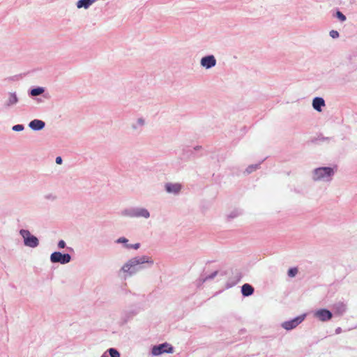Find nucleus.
I'll list each match as a JSON object with an SVG mask.
<instances>
[{
  "label": "nucleus",
  "instance_id": "obj_14",
  "mask_svg": "<svg viewBox=\"0 0 357 357\" xmlns=\"http://www.w3.org/2000/svg\"><path fill=\"white\" fill-rule=\"evenodd\" d=\"M17 102V98L16 95L14 93H10L9 95V98H8L6 105L8 106H10V105L15 104Z\"/></svg>",
  "mask_w": 357,
  "mask_h": 357
},
{
  "label": "nucleus",
  "instance_id": "obj_12",
  "mask_svg": "<svg viewBox=\"0 0 357 357\" xmlns=\"http://www.w3.org/2000/svg\"><path fill=\"white\" fill-rule=\"evenodd\" d=\"M242 294L244 296H249L254 292V288L249 284H244L241 288Z\"/></svg>",
  "mask_w": 357,
  "mask_h": 357
},
{
  "label": "nucleus",
  "instance_id": "obj_18",
  "mask_svg": "<svg viewBox=\"0 0 357 357\" xmlns=\"http://www.w3.org/2000/svg\"><path fill=\"white\" fill-rule=\"evenodd\" d=\"M298 273L297 268H291L288 271V275L291 278L294 277Z\"/></svg>",
  "mask_w": 357,
  "mask_h": 357
},
{
  "label": "nucleus",
  "instance_id": "obj_23",
  "mask_svg": "<svg viewBox=\"0 0 357 357\" xmlns=\"http://www.w3.org/2000/svg\"><path fill=\"white\" fill-rule=\"evenodd\" d=\"M127 248H133L134 249H138L139 248V243H136L135 245H128Z\"/></svg>",
  "mask_w": 357,
  "mask_h": 357
},
{
  "label": "nucleus",
  "instance_id": "obj_7",
  "mask_svg": "<svg viewBox=\"0 0 357 357\" xmlns=\"http://www.w3.org/2000/svg\"><path fill=\"white\" fill-rule=\"evenodd\" d=\"M315 317L321 321H326L332 318V313L328 310H319L315 312Z\"/></svg>",
  "mask_w": 357,
  "mask_h": 357
},
{
  "label": "nucleus",
  "instance_id": "obj_15",
  "mask_svg": "<svg viewBox=\"0 0 357 357\" xmlns=\"http://www.w3.org/2000/svg\"><path fill=\"white\" fill-rule=\"evenodd\" d=\"M137 215L142 216V217L147 218L149 217V213L147 210L142 208V209L139 210L137 212Z\"/></svg>",
  "mask_w": 357,
  "mask_h": 357
},
{
  "label": "nucleus",
  "instance_id": "obj_24",
  "mask_svg": "<svg viewBox=\"0 0 357 357\" xmlns=\"http://www.w3.org/2000/svg\"><path fill=\"white\" fill-rule=\"evenodd\" d=\"M127 241H128V240L126 238H123H123H119L117 240L118 243H126Z\"/></svg>",
  "mask_w": 357,
  "mask_h": 357
},
{
  "label": "nucleus",
  "instance_id": "obj_5",
  "mask_svg": "<svg viewBox=\"0 0 357 357\" xmlns=\"http://www.w3.org/2000/svg\"><path fill=\"white\" fill-rule=\"evenodd\" d=\"M172 352H173V347L167 343L161 344L158 346H154L152 349V354L154 356H158L163 353H172Z\"/></svg>",
  "mask_w": 357,
  "mask_h": 357
},
{
  "label": "nucleus",
  "instance_id": "obj_22",
  "mask_svg": "<svg viewBox=\"0 0 357 357\" xmlns=\"http://www.w3.org/2000/svg\"><path fill=\"white\" fill-rule=\"evenodd\" d=\"M65 246H66V243L64 242V241L61 240V241L59 242V243H58V247H59V248H65Z\"/></svg>",
  "mask_w": 357,
  "mask_h": 357
},
{
  "label": "nucleus",
  "instance_id": "obj_3",
  "mask_svg": "<svg viewBox=\"0 0 357 357\" xmlns=\"http://www.w3.org/2000/svg\"><path fill=\"white\" fill-rule=\"evenodd\" d=\"M20 234L24 238V244L26 246L31 248H35L38 246V238L36 236L31 235L30 232L28 230L22 229L20 231Z\"/></svg>",
  "mask_w": 357,
  "mask_h": 357
},
{
  "label": "nucleus",
  "instance_id": "obj_13",
  "mask_svg": "<svg viewBox=\"0 0 357 357\" xmlns=\"http://www.w3.org/2000/svg\"><path fill=\"white\" fill-rule=\"evenodd\" d=\"M91 3V0H79L77 3V6L80 8L82 7H84L85 8H88Z\"/></svg>",
  "mask_w": 357,
  "mask_h": 357
},
{
  "label": "nucleus",
  "instance_id": "obj_6",
  "mask_svg": "<svg viewBox=\"0 0 357 357\" xmlns=\"http://www.w3.org/2000/svg\"><path fill=\"white\" fill-rule=\"evenodd\" d=\"M304 320V316L298 317L291 321H285L282 324V327L286 330H291L296 328L300 323Z\"/></svg>",
  "mask_w": 357,
  "mask_h": 357
},
{
  "label": "nucleus",
  "instance_id": "obj_8",
  "mask_svg": "<svg viewBox=\"0 0 357 357\" xmlns=\"http://www.w3.org/2000/svg\"><path fill=\"white\" fill-rule=\"evenodd\" d=\"M201 64L206 68H210L216 64V60L212 55L203 57L201 60Z\"/></svg>",
  "mask_w": 357,
  "mask_h": 357
},
{
  "label": "nucleus",
  "instance_id": "obj_25",
  "mask_svg": "<svg viewBox=\"0 0 357 357\" xmlns=\"http://www.w3.org/2000/svg\"><path fill=\"white\" fill-rule=\"evenodd\" d=\"M56 162L59 165H61V162H62V159L60 156H58L56 158Z\"/></svg>",
  "mask_w": 357,
  "mask_h": 357
},
{
  "label": "nucleus",
  "instance_id": "obj_16",
  "mask_svg": "<svg viewBox=\"0 0 357 357\" xmlns=\"http://www.w3.org/2000/svg\"><path fill=\"white\" fill-rule=\"evenodd\" d=\"M44 91L43 89L42 88H36V89H33L31 91V94L33 96H38V95H40L41 93H43Z\"/></svg>",
  "mask_w": 357,
  "mask_h": 357
},
{
  "label": "nucleus",
  "instance_id": "obj_10",
  "mask_svg": "<svg viewBox=\"0 0 357 357\" xmlns=\"http://www.w3.org/2000/svg\"><path fill=\"white\" fill-rule=\"evenodd\" d=\"M165 188L168 192L177 193L181 190V185L178 183H167Z\"/></svg>",
  "mask_w": 357,
  "mask_h": 357
},
{
  "label": "nucleus",
  "instance_id": "obj_9",
  "mask_svg": "<svg viewBox=\"0 0 357 357\" xmlns=\"http://www.w3.org/2000/svg\"><path fill=\"white\" fill-rule=\"evenodd\" d=\"M29 127L35 130H39L44 128L45 123L43 121L34 119L29 123Z\"/></svg>",
  "mask_w": 357,
  "mask_h": 357
},
{
  "label": "nucleus",
  "instance_id": "obj_11",
  "mask_svg": "<svg viewBox=\"0 0 357 357\" xmlns=\"http://www.w3.org/2000/svg\"><path fill=\"white\" fill-rule=\"evenodd\" d=\"M325 105L324 100L321 98H315L312 102V106L318 112L321 111V107Z\"/></svg>",
  "mask_w": 357,
  "mask_h": 357
},
{
  "label": "nucleus",
  "instance_id": "obj_20",
  "mask_svg": "<svg viewBox=\"0 0 357 357\" xmlns=\"http://www.w3.org/2000/svg\"><path fill=\"white\" fill-rule=\"evenodd\" d=\"M24 129V126L22 125H15L13 127V130L15 131H21Z\"/></svg>",
  "mask_w": 357,
  "mask_h": 357
},
{
  "label": "nucleus",
  "instance_id": "obj_21",
  "mask_svg": "<svg viewBox=\"0 0 357 357\" xmlns=\"http://www.w3.org/2000/svg\"><path fill=\"white\" fill-rule=\"evenodd\" d=\"M330 36L333 38H337L339 36V33L337 31H331L330 32Z\"/></svg>",
  "mask_w": 357,
  "mask_h": 357
},
{
  "label": "nucleus",
  "instance_id": "obj_19",
  "mask_svg": "<svg viewBox=\"0 0 357 357\" xmlns=\"http://www.w3.org/2000/svg\"><path fill=\"white\" fill-rule=\"evenodd\" d=\"M336 16L342 22H344L346 20L345 15H343L340 11H337Z\"/></svg>",
  "mask_w": 357,
  "mask_h": 357
},
{
  "label": "nucleus",
  "instance_id": "obj_1",
  "mask_svg": "<svg viewBox=\"0 0 357 357\" xmlns=\"http://www.w3.org/2000/svg\"><path fill=\"white\" fill-rule=\"evenodd\" d=\"M144 263H153V261L150 259L148 257H135L129 260L122 268V270L124 272L129 273L130 274H132L136 273L139 268L137 267V266L144 264Z\"/></svg>",
  "mask_w": 357,
  "mask_h": 357
},
{
  "label": "nucleus",
  "instance_id": "obj_2",
  "mask_svg": "<svg viewBox=\"0 0 357 357\" xmlns=\"http://www.w3.org/2000/svg\"><path fill=\"white\" fill-rule=\"evenodd\" d=\"M333 174V170L330 167H321L315 169L314 172V179L316 181L321 179H329Z\"/></svg>",
  "mask_w": 357,
  "mask_h": 357
},
{
  "label": "nucleus",
  "instance_id": "obj_4",
  "mask_svg": "<svg viewBox=\"0 0 357 357\" xmlns=\"http://www.w3.org/2000/svg\"><path fill=\"white\" fill-rule=\"evenodd\" d=\"M70 255L69 254H61L59 252H54L51 255L50 259L53 263H61L62 264H67L70 261Z\"/></svg>",
  "mask_w": 357,
  "mask_h": 357
},
{
  "label": "nucleus",
  "instance_id": "obj_17",
  "mask_svg": "<svg viewBox=\"0 0 357 357\" xmlns=\"http://www.w3.org/2000/svg\"><path fill=\"white\" fill-rule=\"evenodd\" d=\"M109 353L111 357H120L119 352L115 349L111 348L109 349Z\"/></svg>",
  "mask_w": 357,
  "mask_h": 357
}]
</instances>
